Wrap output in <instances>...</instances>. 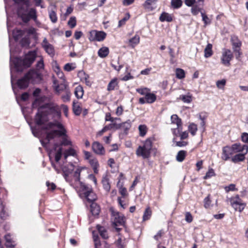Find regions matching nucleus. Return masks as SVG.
I'll return each instance as SVG.
<instances>
[{
	"mask_svg": "<svg viewBox=\"0 0 248 248\" xmlns=\"http://www.w3.org/2000/svg\"><path fill=\"white\" fill-rule=\"evenodd\" d=\"M118 85L117 79L114 78L112 79L108 84L107 87V90L110 91L114 90L115 88Z\"/></svg>",
	"mask_w": 248,
	"mask_h": 248,
	"instance_id": "2f4dec72",
	"label": "nucleus"
},
{
	"mask_svg": "<svg viewBox=\"0 0 248 248\" xmlns=\"http://www.w3.org/2000/svg\"><path fill=\"white\" fill-rule=\"evenodd\" d=\"M90 211L93 216H98L100 213L99 206L95 202H92L90 205Z\"/></svg>",
	"mask_w": 248,
	"mask_h": 248,
	"instance_id": "5701e85b",
	"label": "nucleus"
},
{
	"mask_svg": "<svg viewBox=\"0 0 248 248\" xmlns=\"http://www.w3.org/2000/svg\"><path fill=\"white\" fill-rule=\"evenodd\" d=\"M234 152L232 151V147L226 146L224 147L222 149V156L221 157L223 160H228L230 158V156L232 155Z\"/></svg>",
	"mask_w": 248,
	"mask_h": 248,
	"instance_id": "2eb2a0df",
	"label": "nucleus"
},
{
	"mask_svg": "<svg viewBox=\"0 0 248 248\" xmlns=\"http://www.w3.org/2000/svg\"><path fill=\"white\" fill-rule=\"evenodd\" d=\"M66 88V85L64 83H61L55 87V91L58 93H60L61 92L64 91Z\"/></svg>",
	"mask_w": 248,
	"mask_h": 248,
	"instance_id": "09e8293b",
	"label": "nucleus"
},
{
	"mask_svg": "<svg viewBox=\"0 0 248 248\" xmlns=\"http://www.w3.org/2000/svg\"><path fill=\"white\" fill-rule=\"evenodd\" d=\"M180 99H181L184 102L186 103H189L192 101L191 96L190 95H180Z\"/></svg>",
	"mask_w": 248,
	"mask_h": 248,
	"instance_id": "8fccbe9b",
	"label": "nucleus"
},
{
	"mask_svg": "<svg viewBox=\"0 0 248 248\" xmlns=\"http://www.w3.org/2000/svg\"><path fill=\"white\" fill-rule=\"evenodd\" d=\"M139 135L140 137H144L147 132V127L145 124H140L139 126Z\"/></svg>",
	"mask_w": 248,
	"mask_h": 248,
	"instance_id": "58836bf2",
	"label": "nucleus"
},
{
	"mask_svg": "<svg viewBox=\"0 0 248 248\" xmlns=\"http://www.w3.org/2000/svg\"><path fill=\"white\" fill-rule=\"evenodd\" d=\"M68 26L71 28H74L77 25V20L75 16H71L67 23Z\"/></svg>",
	"mask_w": 248,
	"mask_h": 248,
	"instance_id": "c03bdc74",
	"label": "nucleus"
},
{
	"mask_svg": "<svg viewBox=\"0 0 248 248\" xmlns=\"http://www.w3.org/2000/svg\"><path fill=\"white\" fill-rule=\"evenodd\" d=\"M33 1L34 2V4L36 6H40L41 8H44L45 7L43 4V0H33Z\"/></svg>",
	"mask_w": 248,
	"mask_h": 248,
	"instance_id": "680f3d73",
	"label": "nucleus"
},
{
	"mask_svg": "<svg viewBox=\"0 0 248 248\" xmlns=\"http://www.w3.org/2000/svg\"><path fill=\"white\" fill-rule=\"evenodd\" d=\"M159 20L161 22L167 21L170 22L173 20L172 16L170 14L163 12L159 16Z\"/></svg>",
	"mask_w": 248,
	"mask_h": 248,
	"instance_id": "412c9836",
	"label": "nucleus"
},
{
	"mask_svg": "<svg viewBox=\"0 0 248 248\" xmlns=\"http://www.w3.org/2000/svg\"><path fill=\"white\" fill-rule=\"evenodd\" d=\"M231 147L234 153L245 151L243 153L247 154L248 152V146L246 144L242 145L241 143H236L232 144Z\"/></svg>",
	"mask_w": 248,
	"mask_h": 248,
	"instance_id": "ddd939ff",
	"label": "nucleus"
},
{
	"mask_svg": "<svg viewBox=\"0 0 248 248\" xmlns=\"http://www.w3.org/2000/svg\"><path fill=\"white\" fill-rule=\"evenodd\" d=\"M152 215V210L149 207H148L146 208L143 215V220L146 221L149 219Z\"/></svg>",
	"mask_w": 248,
	"mask_h": 248,
	"instance_id": "4c0bfd02",
	"label": "nucleus"
},
{
	"mask_svg": "<svg viewBox=\"0 0 248 248\" xmlns=\"http://www.w3.org/2000/svg\"><path fill=\"white\" fill-rule=\"evenodd\" d=\"M62 148L61 147H59L55 155V160L56 162H58L60 160L62 155Z\"/></svg>",
	"mask_w": 248,
	"mask_h": 248,
	"instance_id": "a18cd8bd",
	"label": "nucleus"
},
{
	"mask_svg": "<svg viewBox=\"0 0 248 248\" xmlns=\"http://www.w3.org/2000/svg\"><path fill=\"white\" fill-rule=\"evenodd\" d=\"M242 140L248 144V133H243L241 135Z\"/></svg>",
	"mask_w": 248,
	"mask_h": 248,
	"instance_id": "774afa93",
	"label": "nucleus"
},
{
	"mask_svg": "<svg viewBox=\"0 0 248 248\" xmlns=\"http://www.w3.org/2000/svg\"><path fill=\"white\" fill-rule=\"evenodd\" d=\"M176 77L179 79H182L185 77V73L184 70L177 68L176 70Z\"/></svg>",
	"mask_w": 248,
	"mask_h": 248,
	"instance_id": "37998d69",
	"label": "nucleus"
},
{
	"mask_svg": "<svg viewBox=\"0 0 248 248\" xmlns=\"http://www.w3.org/2000/svg\"><path fill=\"white\" fill-rule=\"evenodd\" d=\"M13 1L16 3L20 4V6L17 10V14L24 22L28 23L31 19H32L34 21L36 20V10L31 8L28 11L30 6L29 0H13Z\"/></svg>",
	"mask_w": 248,
	"mask_h": 248,
	"instance_id": "f03ea898",
	"label": "nucleus"
},
{
	"mask_svg": "<svg viewBox=\"0 0 248 248\" xmlns=\"http://www.w3.org/2000/svg\"><path fill=\"white\" fill-rule=\"evenodd\" d=\"M57 136L59 137L66 136L64 133V131H58L57 130H51L49 132L46 133V140H47L46 143H45L44 141H42L41 143L43 146L45 147L47 143H48L51 140L54 139Z\"/></svg>",
	"mask_w": 248,
	"mask_h": 248,
	"instance_id": "1a4fd4ad",
	"label": "nucleus"
},
{
	"mask_svg": "<svg viewBox=\"0 0 248 248\" xmlns=\"http://www.w3.org/2000/svg\"><path fill=\"white\" fill-rule=\"evenodd\" d=\"M26 75L30 82L34 84L38 83L42 80V74L34 70H31Z\"/></svg>",
	"mask_w": 248,
	"mask_h": 248,
	"instance_id": "9d476101",
	"label": "nucleus"
},
{
	"mask_svg": "<svg viewBox=\"0 0 248 248\" xmlns=\"http://www.w3.org/2000/svg\"><path fill=\"white\" fill-rule=\"evenodd\" d=\"M204 52L205 58L210 57L213 55L212 45L211 44H207L204 49Z\"/></svg>",
	"mask_w": 248,
	"mask_h": 248,
	"instance_id": "bb28decb",
	"label": "nucleus"
},
{
	"mask_svg": "<svg viewBox=\"0 0 248 248\" xmlns=\"http://www.w3.org/2000/svg\"><path fill=\"white\" fill-rule=\"evenodd\" d=\"M170 4L172 8L177 9L180 8L182 6L183 1L182 0H171Z\"/></svg>",
	"mask_w": 248,
	"mask_h": 248,
	"instance_id": "c9c22d12",
	"label": "nucleus"
},
{
	"mask_svg": "<svg viewBox=\"0 0 248 248\" xmlns=\"http://www.w3.org/2000/svg\"><path fill=\"white\" fill-rule=\"evenodd\" d=\"M54 126H56L58 128H59V130H58V131L63 130L64 131L65 135H66V129L64 127L63 125L61 123L57 121H54V122H49L46 125L43 126L42 127V130H48L52 128Z\"/></svg>",
	"mask_w": 248,
	"mask_h": 248,
	"instance_id": "f8f14e48",
	"label": "nucleus"
},
{
	"mask_svg": "<svg viewBox=\"0 0 248 248\" xmlns=\"http://www.w3.org/2000/svg\"><path fill=\"white\" fill-rule=\"evenodd\" d=\"M156 1V0H146L143 4V6L145 8L152 11L154 8L151 7V5L152 3H155Z\"/></svg>",
	"mask_w": 248,
	"mask_h": 248,
	"instance_id": "a19ab883",
	"label": "nucleus"
},
{
	"mask_svg": "<svg viewBox=\"0 0 248 248\" xmlns=\"http://www.w3.org/2000/svg\"><path fill=\"white\" fill-rule=\"evenodd\" d=\"M233 58V55L230 49H224L222 52L221 61L222 63L226 66L230 65V61Z\"/></svg>",
	"mask_w": 248,
	"mask_h": 248,
	"instance_id": "9b49d317",
	"label": "nucleus"
},
{
	"mask_svg": "<svg viewBox=\"0 0 248 248\" xmlns=\"http://www.w3.org/2000/svg\"><path fill=\"white\" fill-rule=\"evenodd\" d=\"M36 51H29L23 58H15L10 60V65H14L17 72H22L24 69L30 67L36 58Z\"/></svg>",
	"mask_w": 248,
	"mask_h": 248,
	"instance_id": "f257e3e1",
	"label": "nucleus"
},
{
	"mask_svg": "<svg viewBox=\"0 0 248 248\" xmlns=\"http://www.w3.org/2000/svg\"><path fill=\"white\" fill-rule=\"evenodd\" d=\"M117 125L119 127V128H118V129H122L123 130H124V133L125 135H127L128 130L131 127V122L130 120H128L125 122L117 124Z\"/></svg>",
	"mask_w": 248,
	"mask_h": 248,
	"instance_id": "f3484780",
	"label": "nucleus"
},
{
	"mask_svg": "<svg viewBox=\"0 0 248 248\" xmlns=\"http://www.w3.org/2000/svg\"><path fill=\"white\" fill-rule=\"evenodd\" d=\"M152 148V141L149 138L144 143L143 146H139L136 150V155L138 156H141L143 159L150 157Z\"/></svg>",
	"mask_w": 248,
	"mask_h": 248,
	"instance_id": "7ed1b4c3",
	"label": "nucleus"
},
{
	"mask_svg": "<svg viewBox=\"0 0 248 248\" xmlns=\"http://www.w3.org/2000/svg\"><path fill=\"white\" fill-rule=\"evenodd\" d=\"M129 17H130L129 15L128 14L127 16H125L123 19L120 20L119 21L118 27H120L124 25L126 21H127L129 18Z\"/></svg>",
	"mask_w": 248,
	"mask_h": 248,
	"instance_id": "13d9d810",
	"label": "nucleus"
},
{
	"mask_svg": "<svg viewBox=\"0 0 248 248\" xmlns=\"http://www.w3.org/2000/svg\"><path fill=\"white\" fill-rule=\"evenodd\" d=\"M107 34L103 31L93 30L90 32L89 39L90 41H103L106 37Z\"/></svg>",
	"mask_w": 248,
	"mask_h": 248,
	"instance_id": "6e6552de",
	"label": "nucleus"
},
{
	"mask_svg": "<svg viewBox=\"0 0 248 248\" xmlns=\"http://www.w3.org/2000/svg\"><path fill=\"white\" fill-rule=\"evenodd\" d=\"M84 93L83 88L81 86H77L75 90V94L78 98H81Z\"/></svg>",
	"mask_w": 248,
	"mask_h": 248,
	"instance_id": "473e14b6",
	"label": "nucleus"
},
{
	"mask_svg": "<svg viewBox=\"0 0 248 248\" xmlns=\"http://www.w3.org/2000/svg\"><path fill=\"white\" fill-rule=\"evenodd\" d=\"M136 91L141 95H144L145 96L146 94L150 92V90L147 88H138L136 89Z\"/></svg>",
	"mask_w": 248,
	"mask_h": 248,
	"instance_id": "5fc2aeb1",
	"label": "nucleus"
},
{
	"mask_svg": "<svg viewBox=\"0 0 248 248\" xmlns=\"http://www.w3.org/2000/svg\"><path fill=\"white\" fill-rule=\"evenodd\" d=\"M204 206L205 208H208L211 205V201L210 200V195H208L204 198L203 201Z\"/></svg>",
	"mask_w": 248,
	"mask_h": 248,
	"instance_id": "603ef678",
	"label": "nucleus"
},
{
	"mask_svg": "<svg viewBox=\"0 0 248 248\" xmlns=\"http://www.w3.org/2000/svg\"><path fill=\"white\" fill-rule=\"evenodd\" d=\"M75 67L72 66V63H67L64 66V69L66 71H71L75 69Z\"/></svg>",
	"mask_w": 248,
	"mask_h": 248,
	"instance_id": "69168bd1",
	"label": "nucleus"
},
{
	"mask_svg": "<svg viewBox=\"0 0 248 248\" xmlns=\"http://www.w3.org/2000/svg\"><path fill=\"white\" fill-rule=\"evenodd\" d=\"M97 227L101 237L105 239H108V236L107 231L105 228L103 227L100 226L99 225H98Z\"/></svg>",
	"mask_w": 248,
	"mask_h": 248,
	"instance_id": "e433bc0d",
	"label": "nucleus"
},
{
	"mask_svg": "<svg viewBox=\"0 0 248 248\" xmlns=\"http://www.w3.org/2000/svg\"><path fill=\"white\" fill-rule=\"evenodd\" d=\"M185 219L188 223H191L193 220V217L190 212H186L185 215Z\"/></svg>",
	"mask_w": 248,
	"mask_h": 248,
	"instance_id": "0e129e2a",
	"label": "nucleus"
},
{
	"mask_svg": "<svg viewBox=\"0 0 248 248\" xmlns=\"http://www.w3.org/2000/svg\"><path fill=\"white\" fill-rule=\"evenodd\" d=\"M202 5L200 3L199 5L196 4L194 5L191 9L192 14L194 16H196L199 14V12L201 13V12H202Z\"/></svg>",
	"mask_w": 248,
	"mask_h": 248,
	"instance_id": "cd10ccee",
	"label": "nucleus"
},
{
	"mask_svg": "<svg viewBox=\"0 0 248 248\" xmlns=\"http://www.w3.org/2000/svg\"><path fill=\"white\" fill-rule=\"evenodd\" d=\"M102 183L103 184L104 189L107 192H108L110 189V185L109 183V179L107 175L103 177Z\"/></svg>",
	"mask_w": 248,
	"mask_h": 248,
	"instance_id": "a878e982",
	"label": "nucleus"
},
{
	"mask_svg": "<svg viewBox=\"0 0 248 248\" xmlns=\"http://www.w3.org/2000/svg\"><path fill=\"white\" fill-rule=\"evenodd\" d=\"M78 76L81 78H84L85 80H87L89 78L88 75H86L83 71H80L78 73Z\"/></svg>",
	"mask_w": 248,
	"mask_h": 248,
	"instance_id": "338daca9",
	"label": "nucleus"
},
{
	"mask_svg": "<svg viewBox=\"0 0 248 248\" xmlns=\"http://www.w3.org/2000/svg\"><path fill=\"white\" fill-rule=\"evenodd\" d=\"M89 163L93 168L94 167H98L99 164L98 161L96 159H92L89 160Z\"/></svg>",
	"mask_w": 248,
	"mask_h": 248,
	"instance_id": "e2e57ef3",
	"label": "nucleus"
},
{
	"mask_svg": "<svg viewBox=\"0 0 248 248\" xmlns=\"http://www.w3.org/2000/svg\"><path fill=\"white\" fill-rule=\"evenodd\" d=\"M115 120H120V118H113L111 117L110 114L109 113H106L105 121H110L112 123Z\"/></svg>",
	"mask_w": 248,
	"mask_h": 248,
	"instance_id": "4d7b16f0",
	"label": "nucleus"
},
{
	"mask_svg": "<svg viewBox=\"0 0 248 248\" xmlns=\"http://www.w3.org/2000/svg\"><path fill=\"white\" fill-rule=\"evenodd\" d=\"M46 52L50 56H53L55 54V51L53 46L50 44L47 45L43 47Z\"/></svg>",
	"mask_w": 248,
	"mask_h": 248,
	"instance_id": "72a5a7b5",
	"label": "nucleus"
},
{
	"mask_svg": "<svg viewBox=\"0 0 248 248\" xmlns=\"http://www.w3.org/2000/svg\"><path fill=\"white\" fill-rule=\"evenodd\" d=\"M48 120V117L46 115L44 110L41 106L38 108V111L34 117V122L37 125L40 126L45 124Z\"/></svg>",
	"mask_w": 248,
	"mask_h": 248,
	"instance_id": "423d86ee",
	"label": "nucleus"
},
{
	"mask_svg": "<svg viewBox=\"0 0 248 248\" xmlns=\"http://www.w3.org/2000/svg\"><path fill=\"white\" fill-rule=\"evenodd\" d=\"M109 54V49L108 47L104 46L100 48L98 51V56L102 58L106 57Z\"/></svg>",
	"mask_w": 248,
	"mask_h": 248,
	"instance_id": "393cba45",
	"label": "nucleus"
},
{
	"mask_svg": "<svg viewBox=\"0 0 248 248\" xmlns=\"http://www.w3.org/2000/svg\"><path fill=\"white\" fill-rule=\"evenodd\" d=\"M80 187L82 191H84L83 195L86 199L89 202H93L96 199V196L93 191L91 186L80 182Z\"/></svg>",
	"mask_w": 248,
	"mask_h": 248,
	"instance_id": "39448f33",
	"label": "nucleus"
},
{
	"mask_svg": "<svg viewBox=\"0 0 248 248\" xmlns=\"http://www.w3.org/2000/svg\"><path fill=\"white\" fill-rule=\"evenodd\" d=\"M241 46V43L239 41L232 42V48L233 50H234V49H240Z\"/></svg>",
	"mask_w": 248,
	"mask_h": 248,
	"instance_id": "052dcab7",
	"label": "nucleus"
},
{
	"mask_svg": "<svg viewBox=\"0 0 248 248\" xmlns=\"http://www.w3.org/2000/svg\"><path fill=\"white\" fill-rule=\"evenodd\" d=\"M216 175L214 170L212 168L208 170V171L206 173L205 175L203 177L204 179H207L214 176Z\"/></svg>",
	"mask_w": 248,
	"mask_h": 248,
	"instance_id": "de8ad7c7",
	"label": "nucleus"
},
{
	"mask_svg": "<svg viewBox=\"0 0 248 248\" xmlns=\"http://www.w3.org/2000/svg\"><path fill=\"white\" fill-rule=\"evenodd\" d=\"M118 128H119V127L118 126L117 123H113L110 124L108 125L105 126L102 128V130H101L97 133V135H98L99 136H101L103 134V133L104 132H106L107 131H108V130H110L112 129H115L116 130H118Z\"/></svg>",
	"mask_w": 248,
	"mask_h": 248,
	"instance_id": "a211bd4d",
	"label": "nucleus"
},
{
	"mask_svg": "<svg viewBox=\"0 0 248 248\" xmlns=\"http://www.w3.org/2000/svg\"><path fill=\"white\" fill-rule=\"evenodd\" d=\"M73 111L74 113L77 116H79L81 112V108L74 101L73 102Z\"/></svg>",
	"mask_w": 248,
	"mask_h": 248,
	"instance_id": "ea45409f",
	"label": "nucleus"
},
{
	"mask_svg": "<svg viewBox=\"0 0 248 248\" xmlns=\"http://www.w3.org/2000/svg\"><path fill=\"white\" fill-rule=\"evenodd\" d=\"M92 149L93 152L99 155H104L105 150L103 146L98 141L94 142L92 144Z\"/></svg>",
	"mask_w": 248,
	"mask_h": 248,
	"instance_id": "4468645a",
	"label": "nucleus"
},
{
	"mask_svg": "<svg viewBox=\"0 0 248 248\" xmlns=\"http://www.w3.org/2000/svg\"><path fill=\"white\" fill-rule=\"evenodd\" d=\"M197 129V125L194 123L190 124L188 126V130L192 136L195 135Z\"/></svg>",
	"mask_w": 248,
	"mask_h": 248,
	"instance_id": "79ce46f5",
	"label": "nucleus"
},
{
	"mask_svg": "<svg viewBox=\"0 0 248 248\" xmlns=\"http://www.w3.org/2000/svg\"><path fill=\"white\" fill-rule=\"evenodd\" d=\"M29 82V78L25 75L17 80V85L20 89H25L28 87Z\"/></svg>",
	"mask_w": 248,
	"mask_h": 248,
	"instance_id": "dca6fc26",
	"label": "nucleus"
},
{
	"mask_svg": "<svg viewBox=\"0 0 248 248\" xmlns=\"http://www.w3.org/2000/svg\"><path fill=\"white\" fill-rule=\"evenodd\" d=\"M186 155V152L184 150H181L178 152L176 156V159L177 161L181 162H182L185 158Z\"/></svg>",
	"mask_w": 248,
	"mask_h": 248,
	"instance_id": "7c9ffc66",
	"label": "nucleus"
},
{
	"mask_svg": "<svg viewBox=\"0 0 248 248\" xmlns=\"http://www.w3.org/2000/svg\"><path fill=\"white\" fill-rule=\"evenodd\" d=\"M21 46L28 48L29 47L30 45V39L28 35L23 37L20 42Z\"/></svg>",
	"mask_w": 248,
	"mask_h": 248,
	"instance_id": "c756f323",
	"label": "nucleus"
},
{
	"mask_svg": "<svg viewBox=\"0 0 248 248\" xmlns=\"http://www.w3.org/2000/svg\"><path fill=\"white\" fill-rule=\"evenodd\" d=\"M246 154H245V153H239V154H238L235 155L234 156H233L232 158V161L233 163H236L239 162L240 161H242L244 160V159L245 158V155Z\"/></svg>",
	"mask_w": 248,
	"mask_h": 248,
	"instance_id": "b1692460",
	"label": "nucleus"
},
{
	"mask_svg": "<svg viewBox=\"0 0 248 248\" xmlns=\"http://www.w3.org/2000/svg\"><path fill=\"white\" fill-rule=\"evenodd\" d=\"M42 109L44 110L47 116L49 115H52L53 117L60 118L61 116V110L58 106L50 103H46L41 106Z\"/></svg>",
	"mask_w": 248,
	"mask_h": 248,
	"instance_id": "20e7f679",
	"label": "nucleus"
},
{
	"mask_svg": "<svg viewBox=\"0 0 248 248\" xmlns=\"http://www.w3.org/2000/svg\"><path fill=\"white\" fill-rule=\"evenodd\" d=\"M170 119L172 124H176L178 132L181 131L182 129V122L181 119L179 118L178 115L176 114H173L171 115Z\"/></svg>",
	"mask_w": 248,
	"mask_h": 248,
	"instance_id": "6ab92c4d",
	"label": "nucleus"
},
{
	"mask_svg": "<svg viewBox=\"0 0 248 248\" xmlns=\"http://www.w3.org/2000/svg\"><path fill=\"white\" fill-rule=\"evenodd\" d=\"M84 168L83 167H78V168L77 169V170H75L74 173V177L75 178V180L76 182H79V183L80 184L81 181H80V172L81 170L84 169Z\"/></svg>",
	"mask_w": 248,
	"mask_h": 248,
	"instance_id": "f704fd0d",
	"label": "nucleus"
},
{
	"mask_svg": "<svg viewBox=\"0 0 248 248\" xmlns=\"http://www.w3.org/2000/svg\"><path fill=\"white\" fill-rule=\"evenodd\" d=\"M156 95L154 93H150L149 92L148 93L146 94L145 99L147 103H153L156 100Z\"/></svg>",
	"mask_w": 248,
	"mask_h": 248,
	"instance_id": "c85d7f7f",
	"label": "nucleus"
},
{
	"mask_svg": "<svg viewBox=\"0 0 248 248\" xmlns=\"http://www.w3.org/2000/svg\"><path fill=\"white\" fill-rule=\"evenodd\" d=\"M49 18L53 23H56L57 21V16L55 11L52 10L49 13Z\"/></svg>",
	"mask_w": 248,
	"mask_h": 248,
	"instance_id": "49530a36",
	"label": "nucleus"
},
{
	"mask_svg": "<svg viewBox=\"0 0 248 248\" xmlns=\"http://www.w3.org/2000/svg\"><path fill=\"white\" fill-rule=\"evenodd\" d=\"M231 202V204L232 207L234 209L235 211H238L239 212H242L246 204L243 202H238L236 201H232Z\"/></svg>",
	"mask_w": 248,
	"mask_h": 248,
	"instance_id": "aec40b11",
	"label": "nucleus"
},
{
	"mask_svg": "<svg viewBox=\"0 0 248 248\" xmlns=\"http://www.w3.org/2000/svg\"><path fill=\"white\" fill-rule=\"evenodd\" d=\"M73 165L71 164V168L68 169L66 166H63L62 168V170L63 172V176L65 180L67 182L70 181L69 178V174L71 173L73 170Z\"/></svg>",
	"mask_w": 248,
	"mask_h": 248,
	"instance_id": "4be33fe9",
	"label": "nucleus"
},
{
	"mask_svg": "<svg viewBox=\"0 0 248 248\" xmlns=\"http://www.w3.org/2000/svg\"><path fill=\"white\" fill-rule=\"evenodd\" d=\"M201 16H202V19L204 22L205 26L210 24L211 23L210 20L207 16V15H206L204 13L201 12Z\"/></svg>",
	"mask_w": 248,
	"mask_h": 248,
	"instance_id": "864d4df0",
	"label": "nucleus"
},
{
	"mask_svg": "<svg viewBox=\"0 0 248 248\" xmlns=\"http://www.w3.org/2000/svg\"><path fill=\"white\" fill-rule=\"evenodd\" d=\"M140 36L136 35L129 40V42L134 45H137L140 42Z\"/></svg>",
	"mask_w": 248,
	"mask_h": 248,
	"instance_id": "6e6d98bb",
	"label": "nucleus"
},
{
	"mask_svg": "<svg viewBox=\"0 0 248 248\" xmlns=\"http://www.w3.org/2000/svg\"><path fill=\"white\" fill-rule=\"evenodd\" d=\"M225 84L226 80L224 79L220 80H218L216 83L217 86L219 89L222 88L225 86Z\"/></svg>",
	"mask_w": 248,
	"mask_h": 248,
	"instance_id": "bf43d9fd",
	"label": "nucleus"
},
{
	"mask_svg": "<svg viewBox=\"0 0 248 248\" xmlns=\"http://www.w3.org/2000/svg\"><path fill=\"white\" fill-rule=\"evenodd\" d=\"M30 126V128H31V132H32V134L35 136V137H38L39 135V133H40V130L39 128H37L36 127H33L32 126L31 124L29 123Z\"/></svg>",
	"mask_w": 248,
	"mask_h": 248,
	"instance_id": "3c124183",
	"label": "nucleus"
},
{
	"mask_svg": "<svg viewBox=\"0 0 248 248\" xmlns=\"http://www.w3.org/2000/svg\"><path fill=\"white\" fill-rule=\"evenodd\" d=\"M113 217L111 218L113 226L115 228L117 232H119L122 228H119V226H124V217L120 215L118 212L112 213Z\"/></svg>",
	"mask_w": 248,
	"mask_h": 248,
	"instance_id": "0eeeda50",
	"label": "nucleus"
}]
</instances>
